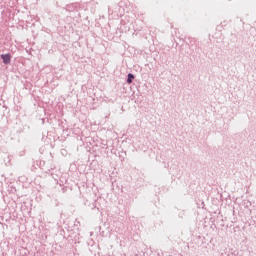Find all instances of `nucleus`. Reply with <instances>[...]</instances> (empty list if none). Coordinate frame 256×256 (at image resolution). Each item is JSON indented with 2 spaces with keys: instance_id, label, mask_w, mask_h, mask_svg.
Returning <instances> with one entry per match:
<instances>
[{
  "instance_id": "nucleus-1",
  "label": "nucleus",
  "mask_w": 256,
  "mask_h": 256,
  "mask_svg": "<svg viewBox=\"0 0 256 256\" xmlns=\"http://www.w3.org/2000/svg\"><path fill=\"white\" fill-rule=\"evenodd\" d=\"M4 65H9V63H11V55L8 53V54H2L0 55Z\"/></svg>"
},
{
  "instance_id": "nucleus-2",
  "label": "nucleus",
  "mask_w": 256,
  "mask_h": 256,
  "mask_svg": "<svg viewBox=\"0 0 256 256\" xmlns=\"http://www.w3.org/2000/svg\"><path fill=\"white\" fill-rule=\"evenodd\" d=\"M133 79H135V75L129 73L128 76H127L128 85H131V83H133Z\"/></svg>"
}]
</instances>
